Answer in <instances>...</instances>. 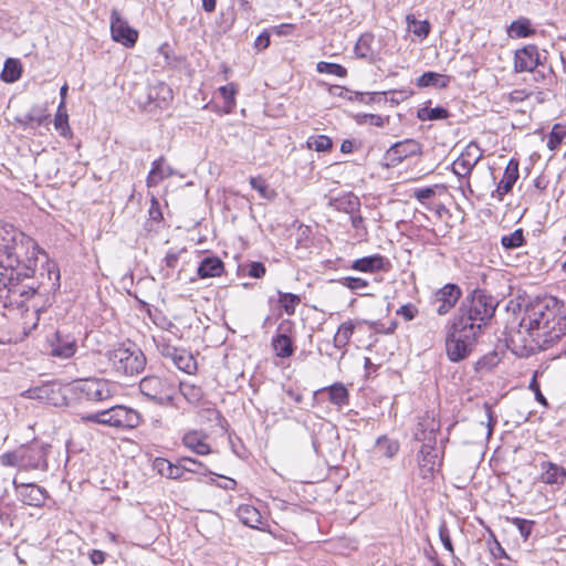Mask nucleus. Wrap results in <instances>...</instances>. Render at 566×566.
Wrapping results in <instances>:
<instances>
[{
    "instance_id": "nucleus-60",
    "label": "nucleus",
    "mask_w": 566,
    "mask_h": 566,
    "mask_svg": "<svg viewBox=\"0 0 566 566\" xmlns=\"http://www.w3.org/2000/svg\"><path fill=\"white\" fill-rule=\"evenodd\" d=\"M434 195H436L434 187L417 188L413 190V197L422 205L426 203L427 199H430Z\"/></svg>"
},
{
    "instance_id": "nucleus-40",
    "label": "nucleus",
    "mask_w": 566,
    "mask_h": 566,
    "mask_svg": "<svg viewBox=\"0 0 566 566\" xmlns=\"http://www.w3.org/2000/svg\"><path fill=\"white\" fill-rule=\"evenodd\" d=\"M279 294V303L283 311L287 315H294L296 306L301 303V297L293 293H285L282 291H277Z\"/></svg>"
},
{
    "instance_id": "nucleus-12",
    "label": "nucleus",
    "mask_w": 566,
    "mask_h": 566,
    "mask_svg": "<svg viewBox=\"0 0 566 566\" xmlns=\"http://www.w3.org/2000/svg\"><path fill=\"white\" fill-rule=\"evenodd\" d=\"M461 296L462 290L458 284L447 283L432 294L430 306L439 316H444L455 306Z\"/></svg>"
},
{
    "instance_id": "nucleus-24",
    "label": "nucleus",
    "mask_w": 566,
    "mask_h": 566,
    "mask_svg": "<svg viewBox=\"0 0 566 566\" xmlns=\"http://www.w3.org/2000/svg\"><path fill=\"white\" fill-rule=\"evenodd\" d=\"M176 174L175 169L166 163L165 157H159L151 164L150 171L146 178L148 188L157 187L164 179H167Z\"/></svg>"
},
{
    "instance_id": "nucleus-2",
    "label": "nucleus",
    "mask_w": 566,
    "mask_h": 566,
    "mask_svg": "<svg viewBox=\"0 0 566 566\" xmlns=\"http://www.w3.org/2000/svg\"><path fill=\"white\" fill-rule=\"evenodd\" d=\"M35 242L11 224H0V266L17 273V277L29 275L32 270L30 254H36Z\"/></svg>"
},
{
    "instance_id": "nucleus-33",
    "label": "nucleus",
    "mask_w": 566,
    "mask_h": 566,
    "mask_svg": "<svg viewBox=\"0 0 566 566\" xmlns=\"http://www.w3.org/2000/svg\"><path fill=\"white\" fill-rule=\"evenodd\" d=\"M450 83V76L432 71L424 72L416 82L418 87L436 86L444 88Z\"/></svg>"
},
{
    "instance_id": "nucleus-45",
    "label": "nucleus",
    "mask_w": 566,
    "mask_h": 566,
    "mask_svg": "<svg viewBox=\"0 0 566 566\" xmlns=\"http://www.w3.org/2000/svg\"><path fill=\"white\" fill-rule=\"evenodd\" d=\"M35 275L38 276L39 282H45L48 281V276H50V279L55 277L57 283H60V270L54 262L49 260L41 265L40 270L36 269Z\"/></svg>"
},
{
    "instance_id": "nucleus-51",
    "label": "nucleus",
    "mask_w": 566,
    "mask_h": 566,
    "mask_svg": "<svg viewBox=\"0 0 566 566\" xmlns=\"http://www.w3.org/2000/svg\"><path fill=\"white\" fill-rule=\"evenodd\" d=\"M511 523L518 530L521 536L527 539L532 533L534 521L525 520L522 517H512Z\"/></svg>"
},
{
    "instance_id": "nucleus-37",
    "label": "nucleus",
    "mask_w": 566,
    "mask_h": 566,
    "mask_svg": "<svg viewBox=\"0 0 566 566\" xmlns=\"http://www.w3.org/2000/svg\"><path fill=\"white\" fill-rule=\"evenodd\" d=\"M354 331L355 325L352 321L342 323L333 338L334 346L338 349L346 347L354 334Z\"/></svg>"
},
{
    "instance_id": "nucleus-13",
    "label": "nucleus",
    "mask_w": 566,
    "mask_h": 566,
    "mask_svg": "<svg viewBox=\"0 0 566 566\" xmlns=\"http://www.w3.org/2000/svg\"><path fill=\"white\" fill-rule=\"evenodd\" d=\"M49 347L51 356L67 359L77 352V340L73 334L64 329H56L49 338Z\"/></svg>"
},
{
    "instance_id": "nucleus-39",
    "label": "nucleus",
    "mask_w": 566,
    "mask_h": 566,
    "mask_svg": "<svg viewBox=\"0 0 566 566\" xmlns=\"http://www.w3.org/2000/svg\"><path fill=\"white\" fill-rule=\"evenodd\" d=\"M449 116H450L449 111L442 106H437L433 108L421 107L417 112V117L422 122L446 119Z\"/></svg>"
},
{
    "instance_id": "nucleus-8",
    "label": "nucleus",
    "mask_w": 566,
    "mask_h": 566,
    "mask_svg": "<svg viewBox=\"0 0 566 566\" xmlns=\"http://www.w3.org/2000/svg\"><path fill=\"white\" fill-rule=\"evenodd\" d=\"M86 422L114 427L117 429H135L142 423L140 413L123 405H115L83 417Z\"/></svg>"
},
{
    "instance_id": "nucleus-57",
    "label": "nucleus",
    "mask_w": 566,
    "mask_h": 566,
    "mask_svg": "<svg viewBox=\"0 0 566 566\" xmlns=\"http://www.w3.org/2000/svg\"><path fill=\"white\" fill-rule=\"evenodd\" d=\"M439 537H440V541L443 545V547L450 552V554L453 556L454 555V548H453V544H452V541H451V537H450V533H449V530L446 525V523H441L440 526H439Z\"/></svg>"
},
{
    "instance_id": "nucleus-30",
    "label": "nucleus",
    "mask_w": 566,
    "mask_h": 566,
    "mask_svg": "<svg viewBox=\"0 0 566 566\" xmlns=\"http://www.w3.org/2000/svg\"><path fill=\"white\" fill-rule=\"evenodd\" d=\"M22 71V63L19 59L8 57L4 61L3 70L0 73V78L8 84L15 83L18 80H20Z\"/></svg>"
},
{
    "instance_id": "nucleus-59",
    "label": "nucleus",
    "mask_w": 566,
    "mask_h": 566,
    "mask_svg": "<svg viewBox=\"0 0 566 566\" xmlns=\"http://www.w3.org/2000/svg\"><path fill=\"white\" fill-rule=\"evenodd\" d=\"M528 388L534 391L535 399H536L537 402H539L544 407H548V401L544 397V395L542 394L541 388H539V384L537 381V373H535L533 378L531 379Z\"/></svg>"
},
{
    "instance_id": "nucleus-25",
    "label": "nucleus",
    "mask_w": 566,
    "mask_h": 566,
    "mask_svg": "<svg viewBox=\"0 0 566 566\" xmlns=\"http://www.w3.org/2000/svg\"><path fill=\"white\" fill-rule=\"evenodd\" d=\"M207 436L200 431H188L182 437V443L186 448L199 455L211 453V447L206 442Z\"/></svg>"
},
{
    "instance_id": "nucleus-42",
    "label": "nucleus",
    "mask_w": 566,
    "mask_h": 566,
    "mask_svg": "<svg viewBox=\"0 0 566 566\" xmlns=\"http://www.w3.org/2000/svg\"><path fill=\"white\" fill-rule=\"evenodd\" d=\"M501 243L505 250H513L525 244L524 231L518 228L510 234L501 238Z\"/></svg>"
},
{
    "instance_id": "nucleus-34",
    "label": "nucleus",
    "mask_w": 566,
    "mask_h": 566,
    "mask_svg": "<svg viewBox=\"0 0 566 566\" xmlns=\"http://www.w3.org/2000/svg\"><path fill=\"white\" fill-rule=\"evenodd\" d=\"M334 207L338 211L353 214L355 212H359L360 200L353 192H348L342 197L334 199Z\"/></svg>"
},
{
    "instance_id": "nucleus-21",
    "label": "nucleus",
    "mask_w": 566,
    "mask_h": 566,
    "mask_svg": "<svg viewBox=\"0 0 566 566\" xmlns=\"http://www.w3.org/2000/svg\"><path fill=\"white\" fill-rule=\"evenodd\" d=\"M420 154L421 145L415 139L398 142L387 150V157L392 165L400 164L403 159Z\"/></svg>"
},
{
    "instance_id": "nucleus-17",
    "label": "nucleus",
    "mask_w": 566,
    "mask_h": 566,
    "mask_svg": "<svg viewBox=\"0 0 566 566\" xmlns=\"http://www.w3.org/2000/svg\"><path fill=\"white\" fill-rule=\"evenodd\" d=\"M440 430V422L429 415H426L419 422L415 431V440L422 442L420 449H436L437 432Z\"/></svg>"
},
{
    "instance_id": "nucleus-44",
    "label": "nucleus",
    "mask_w": 566,
    "mask_h": 566,
    "mask_svg": "<svg viewBox=\"0 0 566 566\" xmlns=\"http://www.w3.org/2000/svg\"><path fill=\"white\" fill-rule=\"evenodd\" d=\"M352 96L355 97L354 102H359V103H363L366 105H371L375 103L386 104L388 102V96H387L386 92H375V93L356 92V95H352Z\"/></svg>"
},
{
    "instance_id": "nucleus-62",
    "label": "nucleus",
    "mask_w": 566,
    "mask_h": 566,
    "mask_svg": "<svg viewBox=\"0 0 566 566\" xmlns=\"http://www.w3.org/2000/svg\"><path fill=\"white\" fill-rule=\"evenodd\" d=\"M418 314V310L413 304H405L397 310V315L402 316L406 321H411Z\"/></svg>"
},
{
    "instance_id": "nucleus-47",
    "label": "nucleus",
    "mask_w": 566,
    "mask_h": 566,
    "mask_svg": "<svg viewBox=\"0 0 566 566\" xmlns=\"http://www.w3.org/2000/svg\"><path fill=\"white\" fill-rule=\"evenodd\" d=\"M374 41V36L370 33H365L360 35L356 45L355 53L359 57H369L373 55L371 43Z\"/></svg>"
},
{
    "instance_id": "nucleus-14",
    "label": "nucleus",
    "mask_w": 566,
    "mask_h": 566,
    "mask_svg": "<svg viewBox=\"0 0 566 566\" xmlns=\"http://www.w3.org/2000/svg\"><path fill=\"white\" fill-rule=\"evenodd\" d=\"M12 484L18 499L25 505L41 507L49 496L48 491L35 483H20L14 478Z\"/></svg>"
},
{
    "instance_id": "nucleus-29",
    "label": "nucleus",
    "mask_w": 566,
    "mask_h": 566,
    "mask_svg": "<svg viewBox=\"0 0 566 566\" xmlns=\"http://www.w3.org/2000/svg\"><path fill=\"white\" fill-rule=\"evenodd\" d=\"M323 391H327L329 402L337 406L339 409L349 403V391L342 382H335L318 390V392ZM315 394H317V391Z\"/></svg>"
},
{
    "instance_id": "nucleus-43",
    "label": "nucleus",
    "mask_w": 566,
    "mask_h": 566,
    "mask_svg": "<svg viewBox=\"0 0 566 566\" xmlns=\"http://www.w3.org/2000/svg\"><path fill=\"white\" fill-rule=\"evenodd\" d=\"M566 137V124L557 123L553 126L548 139L547 147L551 150H556Z\"/></svg>"
},
{
    "instance_id": "nucleus-1",
    "label": "nucleus",
    "mask_w": 566,
    "mask_h": 566,
    "mask_svg": "<svg viewBox=\"0 0 566 566\" xmlns=\"http://www.w3.org/2000/svg\"><path fill=\"white\" fill-rule=\"evenodd\" d=\"M564 302L552 295L538 296L524 310L520 327L528 339L521 355H531L551 347L566 333V314Z\"/></svg>"
},
{
    "instance_id": "nucleus-4",
    "label": "nucleus",
    "mask_w": 566,
    "mask_h": 566,
    "mask_svg": "<svg viewBox=\"0 0 566 566\" xmlns=\"http://www.w3.org/2000/svg\"><path fill=\"white\" fill-rule=\"evenodd\" d=\"M32 259L31 265L34 270L30 272L29 275H21L20 279L17 277V273L11 271L9 276V287L4 290L7 293L6 300L3 302V307L11 306L13 304L12 298L14 296H20L24 300H29L35 295L42 297H49L54 294L60 289V283L55 277L50 279L48 276V281L39 282L36 274V258L35 254H30Z\"/></svg>"
},
{
    "instance_id": "nucleus-56",
    "label": "nucleus",
    "mask_w": 566,
    "mask_h": 566,
    "mask_svg": "<svg viewBox=\"0 0 566 566\" xmlns=\"http://www.w3.org/2000/svg\"><path fill=\"white\" fill-rule=\"evenodd\" d=\"M244 271H247V274L254 279H261L266 273V268L262 262H250L244 268Z\"/></svg>"
},
{
    "instance_id": "nucleus-36",
    "label": "nucleus",
    "mask_w": 566,
    "mask_h": 566,
    "mask_svg": "<svg viewBox=\"0 0 566 566\" xmlns=\"http://www.w3.org/2000/svg\"><path fill=\"white\" fill-rule=\"evenodd\" d=\"M54 127L64 138L72 137V130L69 125V115L65 107V102L61 101L54 118Z\"/></svg>"
},
{
    "instance_id": "nucleus-48",
    "label": "nucleus",
    "mask_w": 566,
    "mask_h": 566,
    "mask_svg": "<svg viewBox=\"0 0 566 566\" xmlns=\"http://www.w3.org/2000/svg\"><path fill=\"white\" fill-rule=\"evenodd\" d=\"M354 119L357 124H369L376 127H384L386 124L389 123V116L382 117L380 115L376 114H356L354 116Z\"/></svg>"
},
{
    "instance_id": "nucleus-23",
    "label": "nucleus",
    "mask_w": 566,
    "mask_h": 566,
    "mask_svg": "<svg viewBox=\"0 0 566 566\" xmlns=\"http://www.w3.org/2000/svg\"><path fill=\"white\" fill-rule=\"evenodd\" d=\"M390 266L388 259L380 254H373L353 261L350 269L359 272L375 273L387 271Z\"/></svg>"
},
{
    "instance_id": "nucleus-15",
    "label": "nucleus",
    "mask_w": 566,
    "mask_h": 566,
    "mask_svg": "<svg viewBox=\"0 0 566 566\" xmlns=\"http://www.w3.org/2000/svg\"><path fill=\"white\" fill-rule=\"evenodd\" d=\"M111 32L113 40L126 48L134 46L138 39V32L128 25L116 9L111 12Z\"/></svg>"
},
{
    "instance_id": "nucleus-38",
    "label": "nucleus",
    "mask_w": 566,
    "mask_h": 566,
    "mask_svg": "<svg viewBox=\"0 0 566 566\" xmlns=\"http://www.w3.org/2000/svg\"><path fill=\"white\" fill-rule=\"evenodd\" d=\"M534 33L531 22L526 18H521L513 21L509 29L507 34L512 39L527 38Z\"/></svg>"
},
{
    "instance_id": "nucleus-49",
    "label": "nucleus",
    "mask_w": 566,
    "mask_h": 566,
    "mask_svg": "<svg viewBox=\"0 0 566 566\" xmlns=\"http://www.w3.org/2000/svg\"><path fill=\"white\" fill-rule=\"evenodd\" d=\"M316 70L318 73L332 74L338 77H345L347 75V70L343 65L337 63L321 61L317 63Z\"/></svg>"
},
{
    "instance_id": "nucleus-31",
    "label": "nucleus",
    "mask_w": 566,
    "mask_h": 566,
    "mask_svg": "<svg viewBox=\"0 0 566 566\" xmlns=\"http://www.w3.org/2000/svg\"><path fill=\"white\" fill-rule=\"evenodd\" d=\"M272 347L275 355L280 358H289L294 354L295 346L290 336L277 334L272 338Z\"/></svg>"
},
{
    "instance_id": "nucleus-50",
    "label": "nucleus",
    "mask_w": 566,
    "mask_h": 566,
    "mask_svg": "<svg viewBox=\"0 0 566 566\" xmlns=\"http://www.w3.org/2000/svg\"><path fill=\"white\" fill-rule=\"evenodd\" d=\"M307 145L310 148H313L314 150L321 153L329 150L333 146V142L329 137L325 135H319L316 137H311L307 142Z\"/></svg>"
},
{
    "instance_id": "nucleus-35",
    "label": "nucleus",
    "mask_w": 566,
    "mask_h": 566,
    "mask_svg": "<svg viewBox=\"0 0 566 566\" xmlns=\"http://www.w3.org/2000/svg\"><path fill=\"white\" fill-rule=\"evenodd\" d=\"M238 518L247 526L256 527L261 523L260 512L252 505L242 504L237 509Z\"/></svg>"
},
{
    "instance_id": "nucleus-41",
    "label": "nucleus",
    "mask_w": 566,
    "mask_h": 566,
    "mask_svg": "<svg viewBox=\"0 0 566 566\" xmlns=\"http://www.w3.org/2000/svg\"><path fill=\"white\" fill-rule=\"evenodd\" d=\"M179 390L185 399L193 405L200 402L203 397L202 389L199 386L192 384L180 382Z\"/></svg>"
},
{
    "instance_id": "nucleus-22",
    "label": "nucleus",
    "mask_w": 566,
    "mask_h": 566,
    "mask_svg": "<svg viewBox=\"0 0 566 566\" xmlns=\"http://www.w3.org/2000/svg\"><path fill=\"white\" fill-rule=\"evenodd\" d=\"M541 470V482L558 489L566 483V469L564 467L551 461H543Z\"/></svg>"
},
{
    "instance_id": "nucleus-11",
    "label": "nucleus",
    "mask_w": 566,
    "mask_h": 566,
    "mask_svg": "<svg viewBox=\"0 0 566 566\" xmlns=\"http://www.w3.org/2000/svg\"><path fill=\"white\" fill-rule=\"evenodd\" d=\"M155 343L160 356L169 360L179 370L189 375L197 370V361L190 352L172 346L164 337L155 339Z\"/></svg>"
},
{
    "instance_id": "nucleus-28",
    "label": "nucleus",
    "mask_w": 566,
    "mask_h": 566,
    "mask_svg": "<svg viewBox=\"0 0 566 566\" xmlns=\"http://www.w3.org/2000/svg\"><path fill=\"white\" fill-rule=\"evenodd\" d=\"M224 270L223 262L218 256H207L205 258L197 270L199 277H216L220 276Z\"/></svg>"
},
{
    "instance_id": "nucleus-9",
    "label": "nucleus",
    "mask_w": 566,
    "mask_h": 566,
    "mask_svg": "<svg viewBox=\"0 0 566 566\" xmlns=\"http://www.w3.org/2000/svg\"><path fill=\"white\" fill-rule=\"evenodd\" d=\"M139 391L145 398L158 406L175 405L177 389L169 379L155 375L145 376L139 381Z\"/></svg>"
},
{
    "instance_id": "nucleus-16",
    "label": "nucleus",
    "mask_w": 566,
    "mask_h": 566,
    "mask_svg": "<svg viewBox=\"0 0 566 566\" xmlns=\"http://www.w3.org/2000/svg\"><path fill=\"white\" fill-rule=\"evenodd\" d=\"M482 156L483 151L478 144L470 143L465 150L453 161V172L462 178L469 176Z\"/></svg>"
},
{
    "instance_id": "nucleus-52",
    "label": "nucleus",
    "mask_w": 566,
    "mask_h": 566,
    "mask_svg": "<svg viewBox=\"0 0 566 566\" xmlns=\"http://www.w3.org/2000/svg\"><path fill=\"white\" fill-rule=\"evenodd\" d=\"M339 283L349 289L350 291H359L366 289L369 283L367 280L361 277L346 276L339 280Z\"/></svg>"
},
{
    "instance_id": "nucleus-27",
    "label": "nucleus",
    "mask_w": 566,
    "mask_h": 566,
    "mask_svg": "<svg viewBox=\"0 0 566 566\" xmlns=\"http://www.w3.org/2000/svg\"><path fill=\"white\" fill-rule=\"evenodd\" d=\"M154 468L160 475L168 479L178 480L184 476L181 458L176 464L171 463L167 459L156 458L154 461Z\"/></svg>"
},
{
    "instance_id": "nucleus-46",
    "label": "nucleus",
    "mask_w": 566,
    "mask_h": 566,
    "mask_svg": "<svg viewBox=\"0 0 566 566\" xmlns=\"http://www.w3.org/2000/svg\"><path fill=\"white\" fill-rule=\"evenodd\" d=\"M181 463H182V473L190 472V473L205 474V475L212 474V472L210 470H208L207 467L202 462H200L196 459L182 457Z\"/></svg>"
},
{
    "instance_id": "nucleus-10",
    "label": "nucleus",
    "mask_w": 566,
    "mask_h": 566,
    "mask_svg": "<svg viewBox=\"0 0 566 566\" xmlns=\"http://www.w3.org/2000/svg\"><path fill=\"white\" fill-rule=\"evenodd\" d=\"M78 399L91 403H103L116 395V385L104 378H86L76 380L73 385Z\"/></svg>"
},
{
    "instance_id": "nucleus-19",
    "label": "nucleus",
    "mask_w": 566,
    "mask_h": 566,
    "mask_svg": "<svg viewBox=\"0 0 566 566\" xmlns=\"http://www.w3.org/2000/svg\"><path fill=\"white\" fill-rule=\"evenodd\" d=\"M520 163L515 158H511L505 167L504 174L495 190L492 191L491 197L497 201H502L504 196L507 195L514 187L520 177L518 171Z\"/></svg>"
},
{
    "instance_id": "nucleus-5",
    "label": "nucleus",
    "mask_w": 566,
    "mask_h": 566,
    "mask_svg": "<svg viewBox=\"0 0 566 566\" xmlns=\"http://www.w3.org/2000/svg\"><path fill=\"white\" fill-rule=\"evenodd\" d=\"M51 446L34 441L22 444L13 451L0 455V464L3 467H17L20 471L41 470L48 471V453Z\"/></svg>"
},
{
    "instance_id": "nucleus-7",
    "label": "nucleus",
    "mask_w": 566,
    "mask_h": 566,
    "mask_svg": "<svg viewBox=\"0 0 566 566\" xmlns=\"http://www.w3.org/2000/svg\"><path fill=\"white\" fill-rule=\"evenodd\" d=\"M481 336L479 328L472 326H457L452 322L446 338V350L448 358L453 363L465 359L476 345Z\"/></svg>"
},
{
    "instance_id": "nucleus-26",
    "label": "nucleus",
    "mask_w": 566,
    "mask_h": 566,
    "mask_svg": "<svg viewBox=\"0 0 566 566\" xmlns=\"http://www.w3.org/2000/svg\"><path fill=\"white\" fill-rule=\"evenodd\" d=\"M418 462L423 478L427 474H432L436 468L441 465V458L438 454L437 449L424 450L420 449L418 453Z\"/></svg>"
},
{
    "instance_id": "nucleus-58",
    "label": "nucleus",
    "mask_w": 566,
    "mask_h": 566,
    "mask_svg": "<svg viewBox=\"0 0 566 566\" xmlns=\"http://www.w3.org/2000/svg\"><path fill=\"white\" fill-rule=\"evenodd\" d=\"M377 444H378L379 448H385V452L384 453L388 458L394 457L398 452V450H399L398 443L394 442V441H390L386 437L378 438Z\"/></svg>"
},
{
    "instance_id": "nucleus-18",
    "label": "nucleus",
    "mask_w": 566,
    "mask_h": 566,
    "mask_svg": "<svg viewBox=\"0 0 566 566\" xmlns=\"http://www.w3.org/2000/svg\"><path fill=\"white\" fill-rule=\"evenodd\" d=\"M541 65L538 48L535 44H527L514 54V71L516 73L534 72Z\"/></svg>"
},
{
    "instance_id": "nucleus-55",
    "label": "nucleus",
    "mask_w": 566,
    "mask_h": 566,
    "mask_svg": "<svg viewBox=\"0 0 566 566\" xmlns=\"http://www.w3.org/2000/svg\"><path fill=\"white\" fill-rule=\"evenodd\" d=\"M219 93L222 96V98L224 99V103L228 107H233L235 105L234 97L237 94V88H235L234 84L230 83L228 85L221 86L219 88Z\"/></svg>"
},
{
    "instance_id": "nucleus-64",
    "label": "nucleus",
    "mask_w": 566,
    "mask_h": 566,
    "mask_svg": "<svg viewBox=\"0 0 566 566\" xmlns=\"http://www.w3.org/2000/svg\"><path fill=\"white\" fill-rule=\"evenodd\" d=\"M490 551L494 558H505L511 560V556L505 552V549L497 541L494 542V546L491 547Z\"/></svg>"
},
{
    "instance_id": "nucleus-6",
    "label": "nucleus",
    "mask_w": 566,
    "mask_h": 566,
    "mask_svg": "<svg viewBox=\"0 0 566 566\" xmlns=\"http://www.w3.org/2000/svg\"><path fill=\"white\" fill-rule=\"evenodd\" d=\"M106 358L115 374L126 377L139 375L146 366V356L134 343L119 344L106 353Z\"/></svg>"
},
{
    "instance_id": "nucleus-3",
    "label": "nucleus",
    "mask_w": 566,
    "mask_h": 566,
    "mask_svg": "<svg viewBox=\"0 0 566 566\" xmlns=\"http://www.w3.org/2000/svg\"><path fill=\"white\" fill-rule=\"evenodd\" d=\"M497 305L499 303L493 296L484 290L475 289L461 302L452 322L457 326L465 327L472 324L482 334L483 327L494 316Z\"/></svg>"
},
{
    "instance_id": "nucleus-61",
    "label": "nucleus",
    "mask_w": 566,
    "mask_h": 566,
    "mask_svg": "<svg viewBox=\"0 0 566 566\" xmlns=\"http://www.w3.org/2000/svg\"><path fill=\"white\" fill-rule=\"evenodd\" d=\"M329 92L332 95L334 96H338V97H342V98H346L348 101H355V97H353L352 95H356V92H353L344 86H340V85H333L331 88H329Z\"/></svg>"
},
{
    "instance_id": "nucleus-54",
    "label": "nucleus",
    "mask_w": 566,
    "mask_h": 566,
    "mask_svg": "<svg viewBox=\"0 0 566 566\" xmlns=\"http://www.w3.org/2000/svg\"><path fill=\"white\" fill-rule=\"evenodd\" d=\"M49 115L44 114V111L39 107L34 106L30 109V112L25 115V119L29 124H36V126L42 125L46 119Z\"/></svg>"
},
{
    "instance_id": "nucleus-53",
    "label": "nucleus",
    "mask_w": 566,
    "mask_h": 566,
    "mask_svg": "<svg viewBox=\"0 0 566 566\" xmlns=\"http://www.w3.org/2000/svg\"><path fill=\"white\" fill-rule=\"evenodd\" d=\"M250 186L252 187V189L256 190L260 193V196L264 199H270L271 195L273 193V191L269 189V186L265 182V180L261 177H251Z\"/></svg>"
},
{
    "instance_id": "nucleus-32",
    "label": "nucleus",
    "mask_w": 566,
    "mask_h": 566,
    "mask_svg": "<svg viewBox=\"0 0 566 566\" xmlns=\"http://www.w3.org/2000/svg\"><path fill=\"white\" fill-rule=\"evenodd\" d=\"M407 29L415 36L419 39V41H423L428 38L431 32V24L428 20H417L413 14H408L406 17Z\"/></svg>"
},
{
    "instance_id": "nucleus-63",
    "label": "nucleus",
    "mask_w": 566,
    "mask_h": 566,
    "mask_svg": "<svg viewBox=\"0 0 566 566\" xmlns=\"http://www.w3.org/2000/svg\"><path fill=\"white\" fill-rule=\"evenodd\" d=\"M270 32L263 31L260 35L256 36L254 41V49L258 51H263L269 48L271 40Z\"/></svg>"
},
{
    "instance_id": "nucleus-20",
    "label": "nucleus",
    "mask_w": 566,
    "mask_h": 566,
    "mask_svg": "<svg viewBox=\"0 0 566 566\" xmlns=\"http://www.w3.org/2000/svg\"><path fill=\"white\" fill-rule=\"evenodd\" d=\"M172 98V90L165 82H156L147 87V103L154 108H167Z\"/></svg>"
}]
</instances>
